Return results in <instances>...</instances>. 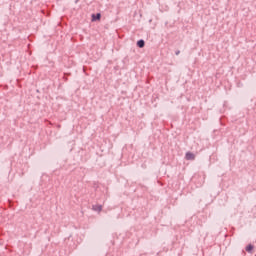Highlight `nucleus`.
Segmentation results:
<instances>
[{"label": "nucleus", "mask_w": 256, "mask_h": 256, "mask_svg": "<svg viewBox=\"0 0 256 256\" xmlns=\"http://www.w3.org/2000/svg\"><path fill=\"white\" fill-rule=\"evenodd\" d=\"M92 21L95 22V21H101V14L98 13V14H92Z\"/></svg>", "instance_id": "f03ea898"}, {"label": "nucleus", "mask_w": 256, "mask_h": 256, "mask_svg": "<svg viewBox=\"0 0 256 256\" xmlns=\"http://www.w3.org/2000/svg\"><path fill=\"white\" fill-rule=\"evenodd\" d=\"M176 55H179V51H178V52H176Z\"/></svg>", "instance_id": "423d86ee"}, {"label": "nucleus", "mask_w": 256, "mask_h": 256, "mask_svg": "<svg viewBox=\"0 0 256 256\" xmlns=\"http://www.w3.org/2000/svg\"><path fill=\"white\" fill-rule=\"evenodd\" d=\"M185 160L186 161H195V154L192 152H186Z\"/></svg>", "instance_id": "f257e3e1"}, {"label": "nucleus", "mask_w": 256, "mask_h": 256, "mask_svg": "<svg viewBox=\"0 0 256 256\" xmlns=\"http://www.w3.org/2000/svg\"><path fill=\"white\" fill-rule=\"evenodd\" d=\"M246 251L248 253H251V251H253V245L249 244L247 247H246Z\"/></svg>", "instance_id": "20e7f679"}, {"label": "nucleus", "mask_w": 256, "mask_h": 256, "mask_svg": "<svg viewBox=\"0 0 256 256\" xmlns=\"http://www.w3.org/2000/svg\"><path fill=\"white\" fill-rule=\"evenodd\" d=\"M137 45H138V47L143 48V47H145V41L139 40V41L137 42Z\"/></svg>", "instance_id": "7ed1b4c3"}, {"label": "nucleus", "mask_w": 256, "mask_h": 256, "mask_svg": "<svg viewBox=\"0 0 256 256\" xmlns=\"http://www.w3.org/2000/svg\"><path fill=\"white\" fill-rule=\"evenodd\" d=\"M95 211H99V212L103 211V206L101 205L96 206Z\"/></svg>", "instance_id": "39448f33"}]
</instances>
